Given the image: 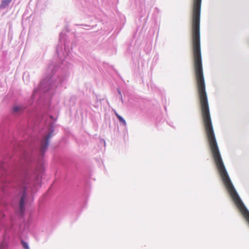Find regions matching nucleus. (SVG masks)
<instances>
[{
	"mask_svg": "<svg viewBox=\"0 0 249 249\" xmlns=\"http://www.w3.org/2000/svg\"><path fill=\"white\" fill-rule=\"evenodd\" d=\"M22 244L25 249H29L28 244L26 242L22 241Z\"/></svg>",
	"mask_w": 249,
	"mask_h": 249,
	"instance_id": "obj_6",
	"label": "nucleus"
},
{
	"mask_svg": "<svg viewBox=\"0 0 249 249\" xmlns=\"http://www.w3.org/2000/svg\"><path fill=\"white\" fill-rule=\"evenodd\" d=\"M115 114L119 120V122L124 125L125 126L126 125V123L125 121L122 118L120 115H119L117 112H115Z\"/></svg>",
	"mask_w": 249,
	"mask_h": 249,
	"instance_id": "obj_3",
	"label": "nucleus"
},
{
	"mask_svg": "<svg viewBox=\"0 0 249 249\" xmlns=\"http://www.w3.org/2000/svg\"><path fill=\"white\" fill-rule=\"evenodd\" d=\"M12 0H3L1 2V3L0 5V8H5L9 3Z\"/></svg>",
	"mask_w": 249,
	"mask_h": 249,
	"instance_id": "obj_4",
	"label": "nucleus"
},
{
	"mask_svg": "<svg viewBox=\"0 0 249 249\" xmlns=\"http://www.w3.org/2000/svg\"><path fill=\"white\" fill-rule=\"evenodd\" d=\"M26 196L27 195L25 193V191L24 190L20 198L19 202V209L21 214H22L25 211L24 201Z\"/></svg>",
	"mask_w": 249,
	"mask_h": 249,
	"instance_id": "obj_2",
	"label": "nucleus"
},
{
	"mask_svg": "<svg viewBox=\"0 0 249 249\" xmlns=\"http://www.w3.org/2000/svg\"><path fill=\"white\" fill-rule=\"evenodd\" d=\"M52 134L50 133L46 136H45L41 141V150L44 152L46 148L48 147L49 143V140L52 137Z\"/></svg>",
	"mask_w": 249,
	"mask_h": 249,
	"instance_id": "obj_1",
	"label": "nucleus"
},
{
	"mask_svg": "<svg viewBox=\"0 0 249 249\" xmlns=\"http://www.w3.org/2000/svg\"><path fill=\"white\" fill-rule=\"evenodd\" d=\"M21 109V107L19 106H15L13 107V111L15 112H18Z\"/></svg>",
	"mask_w": 249,
	"mask_h": 249,
	"instance_id": "obj_5",
	"label": "nucleus"
}]
</instances>
